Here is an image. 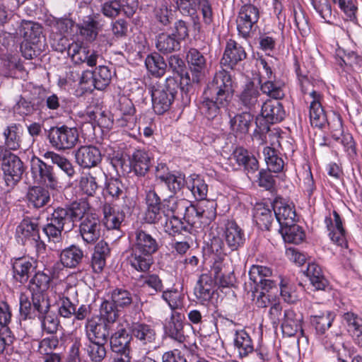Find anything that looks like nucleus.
Wrapping results in <instances>:
<instances>
[{
    "instance_id": "f257e3e1",
    "label": "nucleus",
    "mask_w": 362,
    "mask_h": 362,
    "mask_svg": "<svg viewBox=\"0 0 362 362\" xmlns=\"http://www.w3.org/2000/svg\"><path fill=\"white\" fill-rule=\"evenodd\" d=\"M236 88L235 78L222 68L216 71L200 96L198 109L208 121L220 119L223 110L228 109Z\"/></svg>"
},
{
    "instance_id": "f03ea898",
    "label": "nucleus",
    "mask_w": 362,
    "mask_h": 362,
    "mask_svg": "<svg viewBox=\"0 0 362 362\" xmlns=\"http://www.w3.org/2000/svg\"><path fill=\"white\" fill-rule=\"evenodd\" d=\"M90 204L86 199L72 202L69 207H58L52 214L51 223L45 226L70 225L71 226H97L99 218L95 213H90Z\"/></svg>"
},
{
    "instance_id": "7ed1b4c3",
    "label": "nucleus",
    "mask_w": 362,
    "mask_h": 362,
    "mask_svg": "<svg viewBox=\"0 0 362 362\" xmlns=\"http://www.w3.org/2000/svg\"><path fill=\"white\" fill-rule=\"evenodd\" d=\"M176 81L173 78H166L165 83L152 81L148 85L153 109L156 114L161 115L168 111L175 98Z\"/></svg>"
},
{
    "instance_id": "20e7f679",
    "label": "nucleus",
    "mask_w": 362,
    "mask_h": 362,
    "mask_svg": "<svg viewBox=\"0 0 362 362\" xmlns=\"http://www.w3.org/2000/svg\"><path fill=\"white\" fill-rule=\"evenodd\" d=\"M46 137L54 149L57 151L70 150L78 141V132L76 127L59 123L52 126L46 131Z\"/></svg>"
},
{
    "instance_id": "39448f33",
    "label": "nucleus",
    "mask_w": 362,
    "mask_h": 362,
    "mask_svg": "<svg viewBox=\"0 0 362 362\" xmlns=\"http://www.w3.org/2000/svg\"><path fill=\"white\" fill-rule=\"evenodd\" d=\"M189 36V29L185 21L179 20L174 24L173 33H160L156 36V47L162 54H167L180 49V42Z\"/></svg>"
},
{
    "instance_id": "423d86ee",
    "label": "nucleus",
    "mask_w": 362,
    "mask_h": 362,
    "mask_svg": "<svg viewBox=\"0 0 362 362\" xmlns=\"http://www.w3.org/2000/svg\"><path fill=\"white\" fill-rule=\"evenodd\" d=\"M259 17V8L250 3L243 4L236 19L238 35L246 41L251 39L258 28Z\"/></svg>"
},
{
    "instance_id": "0eeeda50",
    "label": "nucleus",
    "mask_w": 362,
    "mask_h": 362,
    "mask_svg": "<svg viewBox=\"0 0 362 362\" xmlns=\"http://www.w3.org/2000/svg\"><path fill=\"white\" fill-rule=\"evenodd\" d=\"M168 208L172 214L170 218H168V226L183 224L182 220L189 226H194L199 219V208L185 199L174 201L171 206L168 205Z\"/></svg>"
},
{
    "instance_id": "6e6552de",
    "label": "nucleus",
    "mask_w": 362,
    "mask_h": 362,
    "mask_svg": "<svg viewBox=\"0 0 362 362\" xmlns=\"http://www.w3.org/2000/svg\"><path fill=\"white\" fill-rule=\"evenodd\" d=\"M52 291L58 298L59 315L66 318L71 317L75 313L74 300L77 296L76 287L60 281L52 288Z\"/></svg>"
},
{
    "instance_id": "1a4fd4ad",
    "label": "nucleus",
    "mask_w": 362,
    "mask_h": 362,
    "mask_svg": "<svg viewBox=\"0 0 362 362\" xmlns=\"http://www.w3.org/2000/svg\"><path fill=\"white\" fill-rule=\"evenodd\" d=\"M1 170L6 185L9 187H13L22 179L25 167L18 156L8 153L3 157Z\"/></svg>"
},
{
    "instance_id": "9d476101",
    "label": "nucleus",
    "mask_w": 362,
    "mask_h": 362,
    "mask_svg": "<svg viewBox=\"0 0 362 362\" xmlns=\"http://www.w3.org/2000/svg\"><path fill=\"white\" fill-rule=\"evenodd\" d=\"M31 175L35 183L55 189L58 185V179L53 167L47 165L39 158L31 160Z\"/></svg>"
},
{
    "instance_id": "9b49d317",
    "label": "nucleus",
    "mask_w": 362,
    "mask_h": 362,
    "mask_svg": "<svg viewBox=\"0 0 362 362\" xmlns=\"http://www.w3.org/2000/svg\"><path fill=\"white\" fill-rule=\"evenodd\" d=\"M147 209L144 220L148 224H160L161 226H168V217L160 212L161 200L154 189L146 192L145 198Z\"/></svg>"
},
{
    "instance_id": "f8f14e48",
    "label": "nucleus",
    "mask_w": 362,
    "mask_h": 362,
    "mask_svg": "<svg viewBox=\"0 0 362 362\" xmlns=\"http://www.w3.org/2000/svg\"><path fill=\"white\" fill-rule=\"evenodd\" d=\"M230 165L234 170H243L247 175L255 174L259 170L256 157L243 147L236 148L229 158Z\"/></svg>"
},
{
    "instance_id": "ddd939ff",
    "label": "nucleus",
    "mask_w": 362,
    "mask_h": 362,
    "mask_svg": "<svg viewBox=\"0 0 362 362\" xmlns=\"http://www.w3.org/2000/svg\"><path fill=\"white\" fill-rule=\"evenodd\" d=\"M247 54L244 47L230 38L226 41L225 49L221 59V66L233 70L240 62L247 58Z\"/></svg>"
},
{
    "instance_id": "4468645a",
    "label": "nucleus",
    "mask_w": 362,
    "mask_h": 362,
    "mask_svg": "<svg viewBox=\"0 0 362 362\" xmlns=\"http://www.w3.org/2000/svg\"><path fill=\"white\" fill-rule=\"evenodd\" d=\"M76 163L83 169L97 167L103 160L100 149L95 145L81 146L75 152Z\"/></svg>"
},
{
    "instance_id": "2eb2a0df",
    "label": "nucleus",
    "mask_w": 362,
    "mask_h": 362,
    "mask_svg": "<svg viewBox=\"0 0 362 362\" xmlns=\"http://www.w3.org/2000/svg\"><path fill=\"white\" fill-rule=\"evenodd\" d=\"M261 96L259 87L252 81H247L242 86L238 97V103L241 108L247 111L255 110L259 106Z\"/></svg>"
},
{
    "instance_id": "dca6fc26",
    "label": "nucleus",
    "mask_w": 362,
    "mask_h": 362,
    "mask_svg": "<svg viewBox=\"0 0 362 362\" xmlns=\"http://www.w3.org/2000/svg\"><path fill=\"white\" fill-rule=\"evenodd\" d=\"M129 163L131 172L137 177H144L151 165V158L145 148H134L129 154Z\"/></svg>"
},
{
    "instance_id": "f3484780",
    "label": "nucleus",
    "mask_w": 362,
    "mask_h": 362,
    "mask_svg": "<svg viewBox=\"0 0 362 362\" xmlns=\"http://www.w3.org/2000/svg\"><path fill=\"white\" fill-rule=\"evenodd\" d=\"M185 315L178 311H172L169 318L163 323L165 334L170 338L181 343L185 339L183 331Z\"/></svg>"
},
{
    "instance_id": "a211bd4d",
    "label": "nucleus",
    "mask_w": 362,
    "mask_h": 362,
    "mask_svg": "<svg viewBox=\"0 0 362 362\" xmlns=\"http://www.w3.org/2000/svg\"><path fill=\"white\" fill-rule=\"evenodd\" d=\"M286 116V112L281 103L278 100H267L263 103L260 117L257 119H264L263 123L270 124L281 122Z\"/></svg>"
},
{
    "instance_id": "6ab92c4d",
    "label": "nucleus",
    "mask_w": 362,
    "mask_h": 362,
    "mask_svg": "<svg viewBox=\"0 0 362 362\" xmlns=\"http://www.w3.org/2000/svg\"><path fill=\"white\" fill-rule=\"evenodd\" d=\"M310 95L313 99L310 102L309 110L310 124L314 127L321 129L327 121L325 111L321 103L323 96L313 89L310 90Z\"/></svg>"
},
{
    "instance_id": "aec40b11",
    "label": "nucleus",
    "mask_w": 362,
    "mask_h": 362,
    "mask_svg": "<svg viewBox=\"0 0 362 362\" xmlns=\"http://www.w3.org/2000/svg\"><path fill=\"white\" fill-rule=\"evenodd\" d=\"M274 215L280 226H298L299 216L294 205H291L275 199L274 202Z\"/></svg>"
},
{
    "instance_id": "412c9836",
    "label": "nucleus",
    "mask_w": 362,
    "mask_h": 362,
    "mask_svg": "<svg viewBox=\"0 0 362 362\" xmlns=\"http://www.w3.org/2000/svg\"><path fill=\"white\" fill-rule=\"evenodd\" d=\"M186 59L192 75V81L197 83H199L206 67L205 57L197 49L190 48L187 53Z\"/></svg>"
},
{
    "instance_id": "4be33fe9",
    "label": "nucleus",
    "mask_w": 362,
    "mask_h": 362,
    "mask_svg": "<svg viewBox=\"0 0 362 362\" xmlns=\"http://www.w3.org/2000/svg\"><path fill=\"white\" fill-rule=\"evenodd\" d=\"M233 346L238 357L243 358L254 351V344L250 334L244 329L237 330L233 334Z\"/></svg>"
},
{
    "instance_id": "5701e85b",
    "label": "nucleus",
    "mask_w": 362,
    "mask_h": 362,
    "mask_svg": "<svg viewBox=\"0 0 362 362\" xmlns=\"http://www.w3.org/2000/svg\"><path fill=\"white\" fill-rule=\"evenodd\" d=\"M253 121V115L249 111L235 115L230 119V126L236 137H242L248 133Z\"/></svg>"
},
{
    "instance_id": "b1692460",
    "label": "nucleus",
    "mask_w": 362,
    "mask_h": 362,
    "mask_svg": "<svg viewBox=\"0 0 362 362\" xmlns=\"http://www.w3.org/2000/svg\"><path fill=\"white\" fill-rule=\"evenodd\" d=\"M302 320L303 317L300 315L296 314L292 310H286L284 311V319L281 324L284 335L293 337L298 332L303 333Z\"/></svg>"
},
{
    "instance_id": "393cba45",
    "label": "nucleus",
    "mask_w": 362,
    "mask_h": 362,
    "mask_svg": "<svg viewBox=\"0 0 362 362\" xmlns=\"http://www.w3.org/2000/svg\"><path fill=\"white\" fill-rule=\"evenodd\" d=\"M35 267L36 262L33 258L16 259L13 264L14 277L21 283L26 282Z\"/></svg>"
},
{
    "instance_id": "a878e982",
    "label": "nucleus",
    "mask_w": 362,
    "mask_h": 362,
    "mask_svg": "<svg viewBox=\"0 0 362 362\" xmlns=\"http://www.w3.org/2000/svg\"><path fill=\"white\" fill-rule=\"evenodd\" d=\"M145 66L148 73L156 78H160L165 75L168 66L164 58L156 52L146 56Z\"/></svg>"
},
{
    "instance_id": "bb28decb",
    "label": "nucleus",
    "mask_w": 362,
    "mask_h": 362,
    "mask_svg": "<svg viewBox=\"0 0 362 362\" xmlns=\"http://www.w3.org/2000/svg\"><path fill=\"white\" fill-rule=\"evenodd\" d=\"M100 23L97 16L89 15L86 16L80 24L77 25L80 35L88 42H93L98 37Z\"/></svg>"
},
{
    "instance_id": "cd10ccee",
    "label": "nucleus",
    "mask_w": 362,
    "mask_h": 362,
    "mask_svg": "<svg viewBox=\"0 0 362 362\" xmlns=\"http://www.w3.org/2000/svg\"><path fill=\"white\" fill-rule=\"evenodd\" d=\"M130 333L132 338H135L142 344L152 343L156 338L154 328L145 323H133L130 327Z\"/></svg>"
},
{
    "instance_id": "c85d7f7f",
    "label": "nucleus",
    "mask_w": 362,
    "mask_h": 362,
    "mask_svg": "<svg viewBox=\"0 0 362 362\" xmlns=\"http://www.w3.org/2000/svg\"><path fill=\"white\" fill-rule=\"evenodd\" d=\"M100 321V320H99ZM87 340L106 342L109 336L107 325L94 320H88L86 325Z\"/></svg>"
},
{
    "instance_id": "c756f323",
    "label": "nucleus",
    "mask_w": 362,
    "mask_h": 362,
    "mask_svg": "<svg viewBox=\"0 0 362 362\" xmlns=\"http://www.w3.org/2000/svg\"><path fill=\"white\" fill-rule=\"evenodd\" d=\"M102 210L103 217L101 222L104 226H121L126 216L124 211L116 209L107 202L103 204Z\"/></svg>"
},
{
    "instance_id": "7c9ffc66",
    "label": "nucleus",
    "mask_w": 362,
    "mask_h": 362,
    "mask_svg": "<svg viewBox=\"0 0 362 362\" xmlns=\"http://www.w3.org/2000/svg\"><path fill=\"white\" fill-rule=\"evenodd\" d=\"M28 204L39 209L46 206L50 201V194L47 189L41 186L29 188L26 195Z\"/></svg>"
},
{
    "instance_id": "2f4dec72",
    "label": "nucleus",
    "mask_w": 362,
    "mask_h": 362,
    "mask_svg": "<svg viewBox=\"0 0 362 362\" xmlns=\"http://www.w3.org/2000/svg\"><path fill=\"white\" fill-rule=\"evenodd\" d=\"M263 153L268 170L276 173H281L284 170L285 161L281 154L274 148L267 146Z\"/></svg>"
},
{
    "instance_id": "473e14b6",
    "label": "nucleus",
    "mask_w": 362,
    "mask_h": 362,
    "mask_svg": "<svg viewBox=\"0 0 362 362\" xmlns=\"http://www.w3.org/2000/svg\"><path fill=\"white\" fill-rule=\"evenodd\" d=\"M215 284L216 281L209 274H202L195 288L197 298L204 301L209 300L214 293Z\"/></svg>"
},
{
    "instance_id": "72a5a7b5",
    "label": "nucleus",
    "mask_w": 362,
    "mask_h": 362,
    "mask_svg": "<svg viewBox=\"0 0 362 362\" xmlns=\"http://www.w3.org/2000/svg\"><path fill=\"white\" fill-rule=\"evenodd\" d=\"M260 90L267 96L276 100H281L284 98V83L280 81L269 79L262 81V77L259 80Z\"/></svg>"
},
{
    "instance_id": "f704fd0d",
    "label": "nucleus",
    "mask_w": 362,
    "mask_h": 362,
    "mask_svg": "<svg viewBox=\"0 0 362 362\" xmlns=\"http://www.w3.org/2000/svg\"><path fill=\"white\" fill-rule=\"evenodd\" d=\"M78 187L81 194L88 197H95L100 187L96 177L90 172L81 174Z\"/></svg>"
},
{
    "instance_id": "c9c22d12",
    "label": "nucleus",
    "mask_w": 362,
    "mask_h": 362,
    "mask_svg": "<svg viewBox=\"0 0 362 362\" xmlns=\"http://www.w3.org/2000/svg\"><path fill=\"white\" fill-rule=\"evenodd\" d=\"M186 186L191 191L195 199L202 201L206 198L208 185L199 175H191L187 181Z\"/></svg>"
},
{
    "instance_id": "e433bc0d",
    "label": "nucleus",
    "mask_w": 362,
    "mask_h": 362,
    "mask_svg": "<svg viewBox=\"0 0 362 362\" xmlns=\"http://www.w3.org/2000/svg\"><path fill=\"white\" fill-rule=\"evenodd\" d=\"M335 319L332 311L326 310L311 316L310 322L318 334H324L332 326Z\"/></svg>"
},
{
    "instance_id": "4c0bfd02",
    "label": "nucleus",
    "mask_w": 362,
    "mask_h": 362,
    "mask_svg": "<svg viewBox=\"0 0 362 362\" xmlns=\"http://www.w3.org/2000/svg\"><path fill=\"white\" fill-rule=\"evenodd\" d=\"M115 75V71L107 66H99L93 71V87L94 88L103 90L110 83L112 76Z\"/></svg>"
},
{
    "instance_id": "58836bf2",
    "label": "nucleus",
    "mask_w": 362,
    "mask_h": 362,
    "mask_svg": "<svg viewBox=\"0 0 362 362\" xmlns=\"http://www.w3.org/2000/svg\"><path fill=\"white\" fill-rule=\"evenodd\" d=\"M138 252H145L148 255H153L158 250L156 240L151 235L139 231L136 233V240L134 249Z\"/></svg>"
},
{
    "instance_id": "ea45409f",
    "label": "nucleus",
    "mask_w": 362,
    "mask_h": 362,
    "mask_svg": "<svg viewBox=\"0 0 362 362\" xmlns=\"http://www.w3.org/2000/svg\"><path fill=\"white\" fill-rule=\"evenodd\" d=\"M106 342L87 340L83 350L93 362H101L106 356Z\"/></svg>"
},
{
    "instance_id": "a19ab883",
    "label": "nucleus",
    "mask_w": 362,
    "mask_h": 362,
    "mask_svg": "<svg viewBox=\"0 0 362 362\" xmlns=\"http://www.w3.org/2000/svg\"><path fill=\"white\" fill-rule=\"evenodd\" d=\"M83 251L78 247L71 246L64 249L60 254V262L64 267L74 268L81 261Z\"/></svg>"
},
{
    "instance_id": "79ce46f5",
    "label": "nucleus",
    "mask_w": 362,
    "mask_h": 362,
    "mask_svg": "<svg viewBox=\"0 0 362 362\" xmlns=\"http://www.w3.org/2000/svg\"><path fill=\"white\" fill-rule=\"evenodd\" d=\"M306 274L316 290H324L327 286V281L322 274L321 267L317 264L315 262L309 263Z\"/></svg>"
},
{
    "instance_id": "37998d69",
    "label": "nucleus",
    "mask_w": 362,
    "mask_h": 362,
    "mask_svg": "<svg viewBox=\"0 0 362 362\" xmlns=\"http://www.w3.org/2000/svg\"><path fill=\"white\" fill-rule=\"evenodd\" d=\"M44 157L50 159L52 163L57 165L66 175L73 177L76 174L74 166L72 163L64 156L60 155L54 151H47Z\"/></svg>"
},
{
    "instance_id": "c03bdc74",
    "label": "nucleus",
    "mask_w": 362,
    "mask_h": 362,
    "mask_svg": "<svg viewBox=\"0 0 362 362\" xmlns=\"http://www.w3.org/2000/svg\"><path fill=\"white\" fill-rule=\"evenodd\" d=\"M163 183H165L168 190L172 193L168 202L169 204L171 202L173 204L174 201L178 200L175 195L185 187L187 181L185 180V175L182 173H177V175L172 173Z\"/></svg>"
},
{
    "instance_id": "a18cd8bd",
    "label": "nucleus",
    "mask_w": 362,
    "mask_h": 362,
    "mask_svg": "<svg viewBox=\"0 0 362 362\" xmlns=\"http://www.w3.org/2000/svg\"><path fill=\"white\" fill-rule=\"evenodd\" d=\"M131 266L139 272L148 271L153 264L152 255L145 252H138L134 250V252L130 257Z\"/></svg>"
},
{
    "instance_id": "49530a36",
    "label": "nucleus",
    "mask_w": 362,
    "mask_h": 362,
    "mask_svg": "<svg viewBox=\"0 0 362 362\" xmlns=\"http://www.w3.org/2000/svg\"><path fill=\"white\" fill-rule=\"evenodd\" d=\"M125 329L117 332L111 338L110 344L113 352L129 351V342L131 339Z\"/></svg>"
},
{
    "instance_id": "de8ad7c7",
    "label": "nucleus",
    "mask_w": 362,
    "mask_h": 362,
    "mask_svg": "<svg viewBox=\"0 0 362 362\" xmlns=\"http://www.w3.org/2000/svg\"><path fill=\"white\" fill-rule=\"evenodd\" d=\"M18 130V125L13 124L7 127L4 131L5 145L13 151L18 150L21 147V139Z\"/></svg>"
},
{
    "instance_id": "09e8293b",
    "label": "nucleus",
    "mask_w": 362,
    "mask_h": 362,
    "mask_svg": "<svg viewBox=\"0 0 362 362\" xmlns=\"http://www.w3.org/2000/svg\"><path fill=\"white\" fill-rule=\"evenodd\" d=\"M153 18L156 21L163 27L170 25L173 20V13L170 7L162 4L156 6L153 11Z\"/></svg>"
},
{
    "instance_id": "8fccbe9b",
    "label": "nucleus",
    "mask_w": 362,
    "mask_h": 362,
    "mask_svg": "<svg viewBox=\"0 0 362 362\" xmlns=\"http://www.w3.org/2000/svg\"><path fill=\"white\" fill-rule=\"evenodd\" d=\"M257 226H270L274 221L272 211L263 205H258L253 214Z\"/></svg>"
},
{
    "instance_id": "3c124183",
    "label": "nucleus",
    "mask_w": 362,
    "mask_h": 362,
    "mask_svg": "<svg viewBox=\"0 0 362 362\" xmlns=\"http://www.w3.org/2000/svg\"><path fill=\"white\" fill-rule=\"evenodd\" d=\"M38 318L45 332L48 334H53L57 331L59 321L54 313L49 310L46 313L45 312V314L38 315Z\"/></svg>"
},
{
    "instance_id": "603ef678",
    "label": "nucleus",
    "mask_w": 362,
    "mask_h": 362,
    "mask_svg": "<svg viewBox=\"0 0 362 362\" xmlns=\"http://www.w3.org/2000/svg\"><path fill=\"white\" fill-rule=\"evenodd\" d=\"M279 232L286 243L299 244L305 238L302 228H279Z\"/></svg>"
},
{
    "instance_id": "864d4df0",
    "label": "nucleus",
    "mask_w": 362,
    "mask_h": 362,
    "mask_svg": "<svg viewBox=\"0 0 362 362\" xmlns=\"http://www.w3.org/2000/svg\"><path fill=\"white\" fill-rule=\"evenodd\" d=\"M292 14L295 25L298 29L303 37L308 36L310 33V27L309 25L308 18L305 16L304 11L299 7L298 11L293 8Z\"/></svg>"
},
{
    "instance_id": "5fc2aeb1",
    "label": "nucleus",
    "mask_w": 362,
    "mask_h": 362,
    "mask_svg": "<svg viewBox=\"0 0 362 362\" xmlns=\"http://www.w3.org/2000/svg\"><path fill=\"white\" fill-rule=\"evenodd\" d=\"M274 34L275 33L272 32L260 33L258 37V49L267 55H270L276 49V38Z\"/></svg>"
},
{
    "instance_id": "6e6d98bb",
    "label": "nucleus",
    "mask_w": 362,
    "mask_h": 362,
    "mask_svg": "<svg viewBox=\"0 0 362 362\" xmlns=\"http://www.w3.org/2000/svg\"><path fill=\"white\" fill-rule=\"evenodd\" d=\"M33 307L40 314H45L49 310L50 303L46 292L32 291Z\"/></svg>"
},
{
    "instance_id": "4d7b16f0",
    "label": "nucleus",
    "mask_w": 362,
    "mask_h": 362,
    "mask_svg": "<svg viewBox=\"0 0 362 362\" xmlns=\"http://www.w3.org/2000/svg\"><path fill=\"white\" fill-rule=\"evenodd\" d=\"M225 236L228 246L233 249L237 248L245 240L241 228H226Z\"/></svg>"
},
{
    "instance_id": "13d9d810",
    "label": "nucleus",
    "mask_w": 362,
    "mask_h": 362,
    "mask_svg": "<svg viewBox=\"0 0 362 362\" xmlns=\"http://www.w3.org/2000/svg\"><path fill=\"white\" fill-rule=\"evenodd\" d=\"M104 190L113 200L118 199L124 194L123 184L119 178L110 177L107 179L105 182Z\"/></svg>"
},
{
    "instance_id": "bf43d9fd",
    "label": "nucleus",
    "mask_w": 362,
    "mask_h": 362,
    "mask_svg": "<svg viewBox=\"0 0 362 362\" xmlns=\"http://www.w3.org/2000/svg\"><path fill=\"white\" fill-rule=\"evenodd\" d=\"M334 4L338 5L339 8L346 15L348 20L353 23L358 21L357 11L358 7L353 0H332Z\"/></svg>"
},
{
    "instance_id": "052dcab7",
    "label": "nucleus",
    "mask_w": 362,
    "mask_h": 362,
    "mask_svg": "<svg viewBox=\"0 0 362 362\" xmlns=\"http://www.w3.org/2000/svg\"><path fill=\"white\" fill-rule=\"evenodd\" d=\"M112 300L118 308L129 306L132 302V296L130 292L121 288L115 289L112 293Z\"/></svg>"
},
{
    "instance_id": "680f3d73",
    "label": "nucleus",
    "mask_w": 362,
    "mask_h": 362,
    "mask_svg": "<svg viewBox=\"0 0 362 362\" xmlns=\"http://www.w3.org/2000/svg\"><path fill=\"white\" fill-rule=\"evenodd\" d=\"M271 275L270 268L262 265H252L249 271L250 279L256 285H259L265 278Z\"/></svg>"
},
{
    "instance_id": "e2e57ef3",
    "label": "nucleus",
    "mask_w": 362,
    "mask_h": 362,
    "mask_svg": "<svg viewBox=\"0 0 362 362\" xmlns=\"http://www.w3.org/2000/svg\"><path fill=\"white\" fill-rule=\"evenodd\" d=\"M50 277L43 272H37L30 284V290L33 292H47L49 287Z\"/></svg>"
},
{
    "instance_id": "0e129e2a",
    "label": "nucleus",
    "mask_w": 362,
    "mask_h": 362,
    "mask_svg": "<svg viewBox=\"0 0 362 362\" xmlns=\"http://www.w3.org/2000/svg\"><path fill=\"white\" fill-rule=\"evenodd\" d=\"M52 28L56 30L57 34L65 35L71 33L75 22L69 18H54L52 21Z\"/></svg>"
},
{
    "instance_id": "69168bd1",
    "label": "nucleus",
    "mask_w": 362,
    "mask_h": 362,
    "mask_svg": "<svg viewBox=\"0 0 362 362\" xmlns=\"http://www.w3.org/2000/svg\"><path fill=\"white\" fill-rule=\"evenodd\" d=\"M163 299L168 303L172 311H177L182 306V298L177 290H167L163 292Z\"/></svg>"
},
{
    "instance_id": "338daca9",
    "label": "nucleus",
    "mask_w": 362,
    "mask_h": 362,
    "mask_svg": "<svg viewBox=\"0 0 362 362\" xmlns=\"http://www.w3.org/2000/svg\"><path fill=\"white\" fill-rule=\"evenodd\" d=\"M117 307H115L113 302L104 300L100 308V313L101 317L105 320L107 322H113L117 319Z\"/></svg>"
},
{
    "instance_id": "774afa93",
    "label": "nucleus",
    "mask_w": 362,
    "mask_h": 362,
    "mask_svg": "<svg viewBox=\"0 0 362 362\" xmlns=\"http://www.w3.org/2000/svg\"><path fill=\"white\" fill-rule=\"evenodd\" d=\"M99 54L95 50H90L86 47H83L80 54L74 62L76 64H86L87 66L93 67L97 64Z\"/></svg>"
}]
</instances>
